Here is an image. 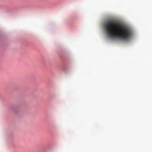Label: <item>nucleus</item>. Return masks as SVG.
Wrapping results in <instances>:
<instances>
[{
    "mask_svg": "<svg viewBox=\"0 0 152 152\" xmlns=\"http://www.w3.org/2000/svg\"><path fill=\"white\" fill-rule=\"evenodd\" d=\"M104 28L108 37L112 39L127 41L132 35V31L129 27L119 23L108 21L104 24Z\"/></svg>",
    "mask_w": 152,
    "mask_h": 152,
    "instance_id": "1",
    "label": "nucleus"
}]
</instances>
